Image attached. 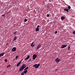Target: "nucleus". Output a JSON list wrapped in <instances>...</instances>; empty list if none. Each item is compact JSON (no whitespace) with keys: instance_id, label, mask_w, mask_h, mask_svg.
<instances>
[{"instance_id":"1","label":"nucleus","mask_w":75,"mask_h":75,"mask_svg":"<svg viewBox=\"0 0 75 75\" xmlns=\"http://www.w3.org/2000/svg\"><path fill=\"white\" fill-rule=\"evenodd\" d=\"M25 67H26V65L23 64L21 68L19 69V71H23V70Z\"/></svg>"},{"instance_id":"2","label":"nucleus","mask_w":75,"mask_h":75,"mask_svg":"<svg viewBox=\"0 0 75 75\" xmlns=\"http://www.w3.org/2000/svg\"><path fill=\"white\" fill-rule=\"evenodd\" d=\"M60 61H61V59H60L57 58L55 59V62L57 63H58Z\"/></svg>"},{"instance_id":"3","label":"nucleus","mask_w":75,"mask_h":75,"mask_svg":"<svg viewBox=\"0 0 75 75\" xmlns=\"http://www.w3.org/2000/svg\"><path fill=\"white\" fill-rule=\"evenodd\" d=\"M67 45H62L61 47V48H64L66 47H67Z\"/></svg>"},{"instance_id":"4","label":"nucleus","mask_w":75,"mask_h":75,"mask_svg":"<svg viewBox=\"0 0 75 75\" xmlns=\"http://www.w3.org/2000/svg\"><path fill=\"white\" fill-rule=\"evenodd\" d=\"M37 57V55H36L35 54H34L33 56V59L34 60L35 59L36 57Z\"/></svg>"},{"instance_id":"5","label":"nucleus","mask_w":75,"mask_h":75,"mask_svg":"<svg viewBox=\"0 0 75 75\" xmlns=\"http://www.w3.org/2000/svg\"><path fill=\"white\" fill-rule=\"evenodd\" d=\"M16 51V47H13L12 49V51L13 52H14V51Z\"/></svg>"},{"instance_id":"6","label":"nucleus","mask_w":75,"mask_h":75,"mask_svg":"<svg viewBox=\"0 0 75 75\" xmlns=\"http://www.w3.org/2000/svg\"><path fill=\"white\" fill-rule=\"evenodd\" d=\"M40 47H41V45H40L38 46L36 48V50H38L40 48Z\"/></svg>"},{"instance_id":"7","label":"nucleus","mask_w":75,"mask_h":75,"mask_svg":"<svg viewBox=\"0 0 75 75\" xmlns=\"http://www.w3.org/2000/svg\"><path fill=\"white\" fill-rule=\"evenodd\" d=\"M64 11H67V12H69V11H68V9L67 8H65L64 9Z\"/></svg>"},{"instance_id":"8","label":"nucleus","mask_w":75,"mask_h":75,"mask_svg":"<svg viewBox=\"0 0 75 75\" xmlns=\"http://www.w3.org/2000/svg\"><path fill=\"white\" fill-rule=\"evenodd\" d=\"M61 19L62 20H65V17L62 16L61 17Z\"/></svg>"},{"instance_id":"9","label":"nucleus","mask_w":75,"mask_h":75,"mask_svg":"<svg viewBox=\"0 0 75 75\" xmlns=\"http://www.w3.org/2000/svg\"><path fill=\"white\" fill-rule=\"evenodd\" d=\"M40 66V64H38V65H37L36 67H35V68H38Z\"/></svg>"},{"instance_id":"10","label":"nucleus","mask_w":75,"mask_h":75,"mask_svg":"<svg viewBox=\"0 0 75 75\" xmlns=\"http://www.w3.org/2000/svg\"><path fill=\"white\" fill-rule=\"evenodd\" d=\"M21 61H20L19 63H18V64H17V67H18L19 66V65L21 63Z\"/></svg>"},{"instance_id":"11","label":"nucleus","mask_w":75,"mask_h":75,"mask_svg":"<svg viewBox=\"0 0 75 75\" xmlns=\"http://www.w3.org/2000/svg\"><path fill=\"white\" fill-rule=\"evenodd\" d=\"M4 53H1V54H0V57H3V55H4Z\"/></svg>"},{"instance_id":"12","label":"nucleus","mask_w":75,"mask_h":75,"mask_svg":"<svg viewBox=\"0 0 75 75\" xmlns=\"http://www.w3.org/2000/svg\"><path fill=\"white\" fill-rule=\"evenodd\" d=\"M29 58H30V56H28L26 58H25V60H27V59H29Z\"/></svg>"},{"instance_id":"13","label":"nucleus","mask_w":75,"mask_h":75,"mask_svg":"<svg viewBox=\"0 0 75 75\" xmlns=\"http://www.w3.org/2000/svg\"><path fill=\"white\" fill-rule=\"evenodd\" d=\"M33 43H34V42H33L30 45L31 46V47H34V46L35 45H33Z\"/></svg>"},{"instance_id":"14","label":"nucleus","mask_w":75,"mask_h":75,"mask_svg":"<svg viewBox=\"0 0 75 75\" xmlns=\"http://www.w3.org/2000/svg\"><path fill=\"white\" fill-rule=\"evenodd\" d=\"M36 31H39V28H37L36 29Z\"/></svg>"},{"instance_id":"15","label":"nucleus","mask_w":75,"mask_h":75,"mask_svg":"<svg viewBox=\"0 0 75 75\" xmlns=\"http://www.w3.org/2000/svg\"><path fill=\"white\" fill-rule=\"evenodd\" d=\"M17 38V36H16L14 38H13V41H15V40H16V38Z\"/></svg>"},{"instance_id":"16","label":"nucleus","mask_w":75,"mask_h":75,"mask_svg":"<svg viewBox=\"0 0 75 75\" xmlns=\"http://www.w3.org/2000/svg\"><path fill=\"white\" fill-rule=\"evenodd\" d=\"M27 70H25V71H24V74H26V73H27Z\"/></svg>"},{"instance_id":"17","label":"nucleus","mask_w":75,"mask_h":75,"mask_svg":"<svg viewBox=\"0 0 75 75\" xmlns=\"http://www.w3.org/2000/svg\"><path fill=\"white\" fill-rule=\"evenodd\" d=\"M37 65V64H36L33 66V67H36V66Z\"/></svg>"},{"instance_id":"18","label":"nucleus","mask_w":75,"mask_h":75,"mask_svg":"<svg viewBox=\"0 0 75 75\" xmlns=\"http://www.w3.org/2000/svg\"><path fill=\"white\" fill-rule=\"evenodd\" d=\"M28 67H26V68L24 69V70H27V69H28Z\"/></svg>"},{"instance_id":"19","label":"nucleus","mask_w":75,"mask_h":75,"mask_svg":"<svg viewBox=\"0 0 75 75\" xmlns=\"http://www.w3.org/2000/svg\"><path fill=\"white\" fill-rule=\"evenodd\" d=\"M31 60H32L31 59H29L28 60V62H30V61H31Z\"/></svg>"},{"instance_id":"20","label":"nucleus","mask_w":75,"mask_h":75,"mask_svg":"<svg viewBox=\"0 0 75 75\" xmlns=\"http://www.w3.org/2000/svg\"><path fill=\"white\" fill-rule=\"evenodd\" d=\"M68 10H70V9L71 8V6H69L68 7Z\"/></svg>"},{"instance_id":"21","label":"nucleus","mask_w":75,"mask_h":75,"mask_svg":"<svg viewBox=\"0 0 75 75\" xmlns=\"http://www.w3.org/2000/svg\"><path fill=\"white\" fill-rule=\"evenodd\" d=\"M27 21L28 20L27 19H25L24 21L25 22H26V21Z\"/></svg>"},{"instance_id":"22","label":"nucleus","mask_w":75,"mask_h":75,"mask_svg":"<svg viewBox=\"0 0 75 75\" xmlns=\"http://www.w3.org/2000/svg\"><path fill=\"white\" fill-rule=\"evenodd\" d=\"M18 56H16V57L15 59H17V58H18Z\"/></svg>"},{"instance_id":"23","label":"nucleus","mask_w":75,"mask_h":75,"mask_svg":"<svg viewBox=\"0 0 75 75\" xmlns=\"http://www.w3.org/2000/svg\"><path fill=\"white\" fill-rule=\"evenodd\" d=\"M24 74V72H23L21 74V75H23Z\"/></svg>"},{"instance_id":"24","label":"nucleus","mask_w":75,"mask_h":75,"mask_svg":"<svg viewBox=\"0 0 75 75\" xmlns=\"http://www.w3.org/2000/svg\"><path fill=\"white\" fill-rule=\"evenodd\" d=\"M11 65H10V64H9V65L7 66V68H8V67H11Z\"/></svg>"},{"instance_id":"25","label":"nucleus","mask_w":75,"mask_h":75,"mask_svg":"<svg viewBox=\"0 0 75 75\" xmlns=\"http://www.w3.org/2000/svg\"><path fill=\"white\" fill-rule=\"evenodd\" d=\"M5 62H7V60L6 59L5 60Z\"/></svg>"},{"instance_id":"26","label":"nucleus","mask_w":75,"mask_h":75,"mask_svg":"<svg viewBox=\"0 0 75 75\" xmlns=\"http://www.w3.org/2000/svg\"><path fill=\"white\" fill-rule=\"evenodd\" d=\"M2 17H4V16H5V15L4 14H3L2 15Z\"/></svg>"},{"instance_id":"27","label":"nucleus","mask_w":75,"mask_h":75,"mask_svg":"<svg viewBox=\"0 0 75 75\" xmlns=\"http://www.w3.org/2000/svg\"><path fill=\"white\" fill-rule=\"evenodd\" d=\"M13 34H14V35L16 34V32H15Z\"/></svg>"},{"instance_id":"28","label":"nucleus","mask_w":75,"mask_h":75,"mask_svg":"<svg viewBox=\"0 0 75 75\" xmlns=\"http://www.w3.org/2000/svg\"><path fill=\"white\" fill-rule=\"evenodd\" d=\"M73 34H74V35H75V31H74V32H73Z\"/></svg>"},{"instance_id":"29","label":"nucleus","mask_w":75,"mask_h":75,"mask_svg":"<svg viewBox=\"0 0 75 75\" xmlns=\"http://www.w3.org/2000/svg\"><path fill=\"white\" fill-rule=\"evenodd\" d=\"M57 31H56L55 32H54V34H57Z\"/></svg>"},{"instance_id":"30","label":"nucleus","mask_w":75,"mask_h":75,"mask_svg":"<svg viewBox=\"0 0 75 75\" xmlns=\"http://www.w3.org/2000/svg\"><path fill=\"white\" fill-rule=\"evenodd\" d=\"M50 16V15L48 14H47V17H49Z\"/></svg>"},{"instance_id":"31","label":"nucleus","mask_w":75,"mask_h":75,"mask_svg":"<svg viewBox=\"0 0 75 75\" xmlns=\"http://www.w3.org/2000/svg\"><path fill=\"white\" fill-rule=\"evenodd\" d=\"M37 28H39V27H40V25H38L37 27Z\"/></svg>"},{"instance_id":"32","label":"nucleus","mask_w":75,"mask_h":75,"mask_svg":"<svg viewBox=\"0 0 75 75\" xmlns=\"http://www.w3.org/2000/svg\"><path fill=\"white\" fill-rule=\"evenodd\" d=\"M70 48V47H68V50H69V49Z\"/></svg>"},{"instance_id":"33","label":"nucleus","mask_w":75,"mask_h":75,"mask_svg":"<svg viewBox=\"0 0 75 75\" xmlns=\"http://www.w3.org/2000/svg\"><path fill=\"white\" fill-rule=\"evenodd\" d=\"M23 59H22L21 60V61H23Z\"/></svg>"},{"instance_id":"34","label":"nucleus","mask_w":75,"mask_h":75,"mask_svg":"<svg viewBox=\"0 0 75 75\" xmlns=\"http://www.w3.org/2000/svg\"><path fill=\"white\" fill-rule=\"evenodd\" d=\"M8 45V43H7L6 45Z\"/></svg>"}]
</instances>
